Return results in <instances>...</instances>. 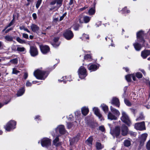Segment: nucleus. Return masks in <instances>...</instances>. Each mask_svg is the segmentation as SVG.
Wrapping results in <instances>:
<instances>
[{
	"mask_svg": "<svg viewBox=\"0 0 150 150\" xmlns=\"http://www.w3.org/2000/svg\"><path fill=\"white\" fill-rule=\"evenodd\" d=\"M49 73L48 72L38 69L34 72V75L38 79L44 80L47 77Z\"/></svg>",
	"mask_w": 150,
	"mask_h": 150,
	"instance_id": "f257e3e1",
	"label": "nucleus"
},
{
	"mask_svg": "<svg viewBox=\"0 0 150 150\" xmlns=\"http://www.w3.org/2000/svg\"><path fill=\"white\" fill-rule=\"evenodd\" d=\"M55 133H54L53 132H51L52 136L54 137L56 135V133L59 132V133L61 134H64L66 133V130L64 126L63 125H60L58 126L55 128Z\"/></svg>",
	"mask_w": 150,
	"mask_h": 150,
	"instance_id": "f03ea898",
	"label": "nucleus"
},
{
	"mask_svg": "<svg viewBox=\"0 0 150 150\" xmlns=\"http://www.w3.org/2000/svg\"><path fill=\"white\" fill-rule=\"evenodd\" d=\"M16 122L12 120L8 122L4 127L6 130L10 131L16 128Z\"/></svg>",
	"mask_w": 150,
	"mask_h": 150,
	"instance_id": "7ed1b4c3",
	"label": "nucleus"
},
{
	"mask_svg": "<svg viewBox=\"0 0 150 150\" xmlns=\"http://www.w3.org/2000/svg\"><path fill=\"white\" fill-rule=\"evenodd\" d=\"M79 77L81 79H84L87 75L86 69L84 67H81L78 70Z\"/></svg>",
	"mask_w": 150,
	"mask_h": 150,
	"instance_id": "20e7f679",
	"label": "nucleus"
},
{
	"mask_svg": "<svg viewBox=\"0 0 150 150\" xmlns=\"http://www.w3.org/2000/svg\"><path fill=\"white\" fill-rule=\"evenodd\" d=\"M122 117L121 118V120L128 125L130 126L131 122L128 116L125 112L123 111H122Z\"/></svg>",
	"mask_w": 150,
	"mask_h": 150,
	"instance_id": "39448f33",
	"label": "nucleus"
},
{
	"mask_svg": "<svg viewBox=\"0 0 150 150\" xmlns=\"http://www.w3.org/2000/svg\"><path fill=\"white\" fill-rule=\"evenodd\" d=\"M51 140L48 138H44L41 139V144L43 147L47 148L51 145Z\"/></svg>",
	"mask_w": 150,
	"mask_h": 150,
	"instance_id": "423d86ee",
	"label": "nucleus"
},
{
	"mask_svg": "<svg viewBox=\"0 0 150 150\" xmlns=\"http://www.w3.org/2000/svg\"><path fill=\"white\" fill-rule=\"evenodd\" d=\"M144 33L143 31L140 30L137 32V37L138 41L144 44L145 42L144 39Z\"/></svg>",
	"mask_w": 150,
	"mask_h": 150,
	"instance_id": "0eeeda50",
	"label": "nucleus"
},
{
	"mask_svg": "<svg viewBox=\"0 0 150 150\" xmlns=\"http://www.w3.org/2000/svg\"><path fill=\"white\" fill-rule=\"evenodd\" d=\"M134 128L137 130L141 131L145 130L146 128L144 122H142L135 123L134 125Z\"/></svg>",
	"mask_w": 150,
	"mask_h": 150,
	"instance_id": "6e6552de",
	"label": "nucleus"
},
{
	"mask_svg": "<svg viewBox=\"0 0 150 150\" xmlns=\"http://www.w3.org/2000/svg\"><path fill=\"white\" fill-rule=\"evenodd\" d=\"M29 51L32 57L36 56L38 54V49L35 46H30Z\"/></svg>",
	"mask_w": 150,
	"mask_h": 150,
	"instance_id": "1a4fd4ad",
	"label": "nucleus"
},
{
	"mask_svg": "<svg viewBox=\"0 0 150 150\" xmlns=\"http://www.w3.org/2000/svg\"><path fill=\"white\" fill-rule=\"evenodd\" d=\"M64 36L66 39L69 40L72 38L74 35L72 32L69 30H66L63 34Z\"/></svg>",
	"mask_w": 150,
	"mask_h": 150,
	"instance_id": "9d476101",
	"label": "nucleus"
},
{
	"mask_svg": "<svg viewBox=\"0 0 150 150\" xmlns=\"http://www.w3.org/2000/svg\"><path fill=\"white\" fill-rule=\"evenodd\" d=\"M40 48L41 52L44 54H47L50 50L49 47L47 45H40Z\"/></svg>",
	"mask_w": 150,
	"mask_h": 150,
	"instance_id": "9b49d317",
	"label": "nucleus"
},
{
	"mask_svg": "<svg viewBox=\"0 0 150 150\" xmlns=\"http://www.w3.org/2000/svg\"><path fill=\"white\" fill-rule=\"evenodd\" d=\"M88 69L91 72L96 71L99 67L98 64H89L88 66Z\"/></svg>",
	"mask_w": 150,
	"mask_h": 150,
	"instance_id": "f8f14e48",
	"label": "nucleus"
},
{
	"mask_svg": "<svg viewBox=\"0 0 150 150\" xmlns=\"http://www.w3.org/2000/svg\"><path fill=\"white\" fill-rule=\"evenodd\" d=\"M93 111L94 112L95 114L98 116L101 121L103 120L102 115L100 113L99 110L98 108L97 107H94L93 108Z\"/></svg>",
	"mask_w": 150,
	"mask_h": 150,
	"instance_id": "ddd939ff",
	"label": "nucleus"
},
{
	"mask_svg": "<svg viewBox=\"0 0 150 150\" xmlns=\"http://www.w3.org/2000/svg\"><path fill=\"white\" fill-rule=\"evenodd\" d=\"M147 136V134L146 133H144L141 135L140 137L139 138L140 145L141 146L143 145Z\"/></svg>",
	"mask_w": 150,
	"mask_h": 150,
	"instance_id": "4468645a",
	"label": "nucleus"
},
{
	"mask_svg": "<svg viewBox=\"0 0 150 150\" xmlns=\"http://www.w3.org/2000/svg\"><path fill=\"white\" fill-rule=\"evenodd\" d=\"M63 1V0H53L50 2V4L51 6H53L56 3L57 7L59 8L62 5Z\"/></svg>",
	"mask_w": 150,
	"mask_h": 150,
	"instance_id": "2eb2a0df",
	"label": "nucleus"
},
{
	"mask_svg": "<svg viewBox=\"0 0 150 150\" xmlns=\"http://www.w3.org/2000/svg\"><path fill=\"white\" fill-rule=\"evenodd\" d=\"M111 104L115 105L116 107H119L120 103L118 99L116 97H113L111 102Z\"/></svg>",
	"mask_w": 150,
	"mask_h": 150,
	"instance_id": "dca6fc26",
	"label": "nucleus"
},
{
	"mask_svg": "<svg viewBox=\"0 0 150 150\" xmlns=\"http://www.w3.org/2000/svg\"><path fill=\"white\" fill-rule=\"evenodd\" d=\"M150 55V50H145L141 52V56L143 58L145 59Z\"/></svg>",
	"mask_w": 150,
	"mask_h": 150,
	"instance_id": "f3484780",
	"label": "nucleus"
},
{
	"mask_svg": "<svg viewBox=\"0 0 150 150\" xmlns=\"http://www.w3.org/2000/svg\"><path fill=\"white\" fill-rule=\"evenodd\" d=\"M110 109L111 112L117 116V117H119L120 115V113L117 110L114 108L112 106L110 107Z\"/></svg>",
	"mask_w": 150,
	"mask_h": 150,
	"instance_id": "a211bd4d",
	"label": "nucleus"
},
{
	"mask_svg": "<svg viewBox=\"0 0 150 150\" xmlns=\"http://www.w3.org/2000/svg\"><path fill=\"white\" fill-rule=\"evenodd\" d=\"M133 46L135 50L137 51H139L141 50L142 46L138 42H135L133 44Z\"/></svg>",
	"mask_w": 150,
	"mask_h": 150,
	"instance_id": "6ab92c4d",
	"label": "nucleus"
},
{
	"mask_svg": "<svg viewBox=\"0 0 150 150\" xmlns=\"http://www.w3.org/2000/svg\"><path fill=\"white\" fill-rule=\"evenodd\" d=\"M59 38L58 37L55 38L54 39V41L52 43V45L54 47H56L59 46L60 44V43L58 41Z\"/></svg>",
	"mask_w": 150,
	"mask_h": 150,
	"instance_id": "aec40b11",
	"label": "nucleus"
},
{
	"mask_svg": "<svg viewBox=\"0 0 150 150\" xmlns=\"http://www.w3.org/2000/svg\"><path fill=\"white\" fill-rule=\"evenodd\" d=\"M118 117H117L115 115L113 114L111 112H109L108 115V119L112 120H117V119Z\"/></svg>",
	"mask_w": 150,
	"mask_h": 150,
	"instance_id": "412c9836",
	"label": "nucleus"
},
{
	"mask_svg": "<svg viewBox=\"0 0 150 150\" xmlns=\"http://www.w3.org/2000/svg\"><path fill=\"white\" fill-rule=\"evenodd\" d=\"M122 134L123 136L127 135L128 133V128L127 126L122 125Z\"/></svg>",
	"mask_w": 150,
	"mask_h": 150,
	"instance_id": "4be33fe9",
	"label": "nucleus"
},
{
	"mask_svg": "<svg viewBox=\"0 0 150 150\" xmlns=\"http://www.w3.org/2000/svg\"><path fill=\"white\" fill-rule=\"evenodd\" d=\"M120 128L119 127H116L113 131V134L115 135L116 137H118L120 134Z\"/></svg>",
	"mask_w": 150,
	"mask_h": 150,
	"instance_id": "5701e85b",
	"label": "nucleus"
},
{
	"mask_svg": "<svg viewBox=\"0 0 150 150\" xmlns=\"http://www.w3.org/2000/svg\"><path fill=\"white\" fill-rule=\"evenodd\" d=\"M30 28L32 31L34 32L37 33L39 30V27L36 24H32L30 26Z\"/></svg>",
	"mask_w": 150,
	"mask_h": 150,
	"instance_id": "b1692460",
	"label": "nucleus"
},
{
	"mask_svg": "<svg viewBox=\"0 0 150 150\" xmlns=\"http://www.w3.org/2000/svg\"><path fill=\"white\" fill-rule=\"evenodd\" d=\"M82 114L85 116L89 112V110L88 107L84 106L81 109Z\"/></svg>",
	"mask_w": 150,
	"mask_h": 150,
	"instance_id": "393cba45",
	"label": "nucleus"
},
{
	"mask_svg": "<svg viewBox=\"0 0 150 150\" xmlns=\"http://www.w3.org/2000/svg\"><path fill=\"white\" fill-rule=\"evenodd\" d=\"M53 144L56 146H58L61 145L60 143L59 142V136L56 137L53 141Z\"/></svg>",
	"mask_w": 150,
	"mask_h": 150,
	"instance_id": "a878e982",
	"label": "nucleus"
},
{
	"mask_svg": "<svg viewBox=\"0 0 150 150\" xmlns=\"http://www.w3.org/2000/svg\"><path fill=\"white\" fill-rule=\"evenodd\" d=\"M80 137V134L79 133H78L76 136L73 137L71 139V142L72 143L77 142L79 140Z\"/></svg>",
	"mask_w": 150,
	"mask_h": 150,
	"instance_id": "bb28decb",
	"label": "nucleus"
},
{
	"mask_svg": "<svg viewBox=\"0 0 150 150\" xmlns=\"http://www.w3.org/2000/svg\"><path fill=\"white\" fill-rule=\"evenodd\" d=\"M25 89L24 88H22L20 89L18 91L17 96L18 97L22 96L24 93Z\"/></svg>",
	"mask_w": 150,
	"mask_h": 150,
	"instance_id": "cd10ccee",
	"label": "nucleus"
},
{
	"mask_svg": "<svg viewBox=\"0 0 150 150\" xmlns=\"http://www.w3.org/2000/svg\"><path fill=\"white\" fill-rule=\"evenodd\" d=\"M95 7H93L89 10L88 14L90 16L93 15L95 13Z\"/></svg>",
	"mask_w": 150,
	"mask_h": 150,
	"instance_id": "c85d7f7f",
	"label": "nucleus"
},
{
	"mask_svg": "<svg viewBox=\"0 0 150 150\" xmlns=\"http://www.w3.org/2000/svg\"><path fill=\"white\" fill-rule=\"evenodd\" d=\"M77 125V123L76 121H75L72 123H67V127L68 129H70L74 127L75 125Z\"/></svg>",
	"mask_w": 150,
	"mask_h": 150,
	"instance_id": "c756f323",
	"label": "nucleus"
},
{
	"mask_svg": "<svg viewBox=\"0 0 150 150\" xmlns=\"http://www.w3.org/2000/svg\"><path fill=\"white\" fill-rule=\"evenodd\" d=\"M101 107L103 111L105 113H107L108 112V106L107 105H106L104 104H103L101 105Z\"/></svg>",
	"mask_w": 150,
	"mask_h": 150,
	"instance_id": "7c9ffc66",
	"label": "nucleus"
},
{
	"mask_svg": "<svg viewBox=\"0 0 150 150\" xmlns=\"http://www.w3.org/2000/svg\"><path fill=\"white\" fill-rule=\"evenodd\" d=\"M122 13H129L130 12V10L127 9L126 6L124 7L120 11Z\"/></svg>",
	"mask_w": 150,
	"mask_h": 150,
	"instance_id": "2f4dec72",
	"label": "nucleus"
},
{
	"mask_svg": "<svg viewBox=\"0 0 150 150\" xmlns=\"http://www.w3.org/2000/svg\"><path fill=\"white\" fill-rule=\"evenodd\" d=\"M93 138L90 137L86 141V144L90 146L92 144L93 142Z\"/></svg>",
	"mask_w": 150,
	"mask_h": 150,
	"instance_id": "473e14b6",
	"label": "nucleus"
},
{
	"mask_svg": "<svg viewBox=\"0 0 150 150\" xmlns=\"http://www.w3.org/2000/svg\"><path fill=\"white\" fill-rule=\"evenodd\" d=\"M4 38L6 40L8 41L11 42L13 40V38L10 35H7L5 36Z\"/></svg>",
	"mask_w": 150,
	"mask_h": 150,
	"instance_id": "72a5a7b5",
	"label": "nucleus"
},
{
	"mask_svg": "<svg viewBox=\"0 0 150 150\" xmlns=\"http://www.w3.org/2000/svg\"><path fill=\"white\" fill-rule=\"evenodd\" d=\"M91 17L87 16H84L83 17V19L84 22L87 23L89 22L91 20Z\"/></svg>",
	"mask_w": 150,
	"mask_h": 150,
	"instance_id": "f704fd0d",
	"label": "nucleus"
},
{
	"mask_svg": "<svg viewBox=\"0 0 150 150\" xmlns=\"http://www.w3.org/2000/svg\"><path fill=\"white\" fill-rule=\"evenodd\" d=\"M80 38L83 40H88L89 37L88 35L83 34L82 37Z\"/></svg>",
	"mask_w": 150,
	"mask_h": 150,
	"instance_id": "c9c22d12",
	"label": "nucleus"
},
{
	"mask_svg": "<svg viewBox=\"0 0 150 150\" xmlns=\"http://www.w3.org/2000/svg\"><path fill=\"white\" fill-rule=\"evenodd\" d=\"M96 148L98 149H101L104 147L103 146L101 145V143L99 142H97L96 145Z\"/></svg>",
	"mask_w": 150,
	"mask_h": 150,
	"instance_id": "e433bc0d",
	"label": "nucleus"
},
{
	"mask_svg": "<svg viewBox=\"0 0 150 150\" xmlns=\"http://www.w3.org/2000/svg\"><path fill=\"white\" fill-rule=\"evenodd\" d=\"M16 40L18 42L21 44H25L26 43L25 40L21 39L19 37L16 38Z\"/></svg>",
	"mask_w": 150,
	"mask_h": 150,
	"instance_id": "4c0bfd02",
	"label": "nucleus"
},
{
	"mask_svg": "<svg viewBox=\"0 0 150 150\" xmlns=\"http://www.w3.org/2000/svg\"><path fill=\"white\" fill-rule=\"evenodd\" d=\"M25 50V49L23 47H18L16 48V50L20 52H24Z\"/></svg>",
	"mask_w": 150,
	"mask_h": 150,
	"instance_id": "58836bf2",
	"label": "nucleus"
},
{
	"mask_svg": "<svg viewBox=\"0 0 150 150\" xmlns=\"http://www.w3.org/2000/svg\"><path fill=\"white\" fill-rule=\"evenodd\" d=\"M125 146L128 147L130 146L131 144V142L130 140H125L124 142Z\"/></svg>",
	"mask_w": 150,
	"mask_h": 150,
	"instance_id": "ea45409f",
	"label": "nucleus"
},
{
	"mask_svg": "<svg viewBox=\"0 0 150 150\" xmlns=\"http://www.w3.org/2000/svg\"><path fill=\"white\" fill-rule=\"evenodd\" d=\"M91 56L90 54H87L84 56V59L85 60L91 61Z\"/></svg>",
	"mask_w": 150,
	"mask_h": 150,
	"instance_id": "a19ab883",
	"label": "nucleus"
},
{
	"mask_svg": "<svg viewBox=\"0 0 150 150\" xmlns=\"http://www.w3.org/2000/svg\"><path fill=\"white\" fill-rule=\"evenodd\" d=\"M125 79L127 82H130L131 81V75L129 74L125 76Z\"/></svg>",
	"mask_w": 150,
	"mask_h": 150,
	"instance_id": "79ce46f5",
	"label": "nucleus"
},
{
	"mask_svg": "<svg viewBox=\"0 0 150 150\" xmlns=\"http://www.w3.org/2000/svg\"><path fill=\"white\" fill-rule=\"evenodd\" d=\"M62 78L64 79H59L58 81L59 82H62V81H63L64 83H66V81H68V80L66 79V76L62 77L61 79H62Z\"/></svg>",
	"mask_w": 150,
	"mask_h": 150,
	"instance_id": "37998d69",
	"label": "nucleus"
},
{
	"mask_svg": "<svg viewBox=\"0 0 150 150\" xmlns=\"http://www.w3.org/2000/svg\"><path fill=\"white\" fill-rule=\"evenodd\" d=\"M42 0H38L37 1V3L36 4V7L38 8L40 6Z\"/></svg>",
	"mask_w": 150,
	"mask_h": 150,
	"instance_id": "c03bdc74",
	"label": "nucleus"
},
{
	"mask_svg": "<svg viewBox=\"0 0 150 150\" xmlns=\"http://www.w3.org/2000/svg\"><path fill=\"white\" fill-rule=\"evenodd\" d=\"M18 59L17 58H15L13 59L10 61V62L13 64H17L18 63Z\"/></svg>",
	"mask_w": 150,
	"mask_h": 150,
	"instance_id": "a18cd8bd",
	"label": "nucleus"
},
{
	"mask_svg": "<svg viewBox=\"0 0 150 150\" xmlns=\"http://www.w3.org/2000/svg\"><path fill=\"white\" fill-rule=\"evenodd\" d=\"M136 77L139 79H140L142 78V74L140 72H138L136 73Z\"/></svg>",
	"mask_w": 150,
	"mask_h": 150,
	"instance_id": "49530a36",
	"label": "nucleus"
},
{
	"mask_svg": "<svg viewBox=\"0 0 150 150\" xmlns=\"http://www.w3.org/2000/svg\"><path fill=\"white\" fill-rule=\"evenodd\" d=\"M124 101L125 103L128 106H130L131 105V103L128 100L125 99Z\"/></svg>",
	"mask_w": 150,
	"mask_h": 150,
	"instance_id": "de8ad7c7",
	"label": "nucleus"
},
{
	"mask_svg": "<svg viewBox=\"0 0 150 150\" xmlns=\"http://www.w3.org/2000/svg\"><path fill=\"white\" fill-rule=\"evenodd\" d=\"M144 117L143 116V115L141 114L140 115L139 117L137 119V120H142L144 119Z\"/></svg>",
	"mask_w": 150,
	"mask_h": 150,
	"instance_id": "09e8293b",
	"label": "nucleus"
},
{
	"mask_svg": "<svg viewBox=\"0 0 150 150\" xmlns=\"http://www.w3.org/2000/svg\"><path fill=\"white\" fill-rule=\"evenodd\" d=\"M75 114L76 118H77L81 115V113L80 111H77L75 112Z\"/></svg>",
	"mask_w": 150,
	"mask_h": 150,
	"instance_id": "8fccbe9b",
	"label": "nucleus"
},
{
	"mask_svg": "<svg viewBox=\"0 0 150 150\" xmlns=\"http://www.w3.org/2000/svg\"><path fill=\"white\" fill-rule=\"evenodd\" d=\"M20 71L17 70L16 69L13 68V69L12 73L15 74H17L19 73Z\"/></svg>",
	"mask_w": 150,
	"mask_h": 150,
	"instance_id": "3c124183",
	"label": "nucleus"
},
{
	"mask_svg": "<svg viewBox=\"0 0 150 150\" xmlns=\"http://www.w3.org/2000/svg\"><path fill=\"white\" fill-rule=\"evenodd\" d=\"M8 102L9 101L5 102L3 103L0 102V109L4 105H6L7 104Z\"/></svg>",
	"mask_w": 150,
	"mask_h": 150,
	"instance_id": "603ef678",
	"label": "nucleus"
},
{
	"mask_svg": "<svg viewBox=\"0 0 150 150\" xmlns=\"http://www.w3.org/2000/svg\"><path fill=\"white\" fill-rule=\"evenodd\" d=\"M146 149L148 150H150V140L147 143L146 145Z\"/></svg>",
	"mask_w": 150,
	"mask_h": 150,
	"instance_id": "864d4df0",
	"label": "nucleus"
},
{
	"mask_svg": "<svg viewBox=\"0 0 150 150\" xmlns=\"http://www.w3.org/2000/svg\"><path fill=\"white\" fill-rule=\"evenodd\" d=\"M25 85L27 87L30 86L32 85V83L30 82L29 81L27 80V81Z\"/></svg>",
	"mask_w": 150,
	"mask_h": 150,
	"instance_id": "5fc2aeb1",
	"label": "nucleus"
},
{
	"mask_svg": "<svg viewBox=\"0 0 150 150\" xmlns=\"http://www.w3.org/2000/svg\"><path fill=\"white\" fill-rule=\"evenodd\" d=\"M22 36L23 38L25 39H28V35L26 33H23L22 34Z\"/></svg>",
	"mask_w": 150,
	"mask_h": 150,
	"instance_id": "6e6d98bb",
	"label": "nucleus"
},
{
	"mask_svg": "<svg viewBox=\"0 0 150 150\" xmlns=\"http://www.w3.org/2000/svg\"><path fill=\"white\" fill-rule=\"evenodd\" d=\"M66 13H65L63 14V15L60 17L59 21H61L64 18V17L66 16Z\"/></svg>",
	"mask_w": 150,
	"mask_h": 150,
	"instance_id": "4d7b16f0",
	"label": "nucleus"
},
{
	"mask_svg": "<svg viewBox=\"0 0 150 150\" xmlns=\"http://www.w3.org/2000/svg\"><path fill=\"white\" fill-rule=\"evenodd\" d=\"M13 19L11 21V22L10 23L8 24V25L6 26V28H8V27H10L13 25Z\"/></svg>",
	"mask_w": 150,
	"mask_h": 150,
	"instance_id": "13d9d810",
	"label": "nucleus"
},
{
	"mask_svg": "<svg viewBox=\"0 0 150 150\" xmlns=\"http://www.w3.org/2000/svg\"><path fill=\"white\" fill-rule=\"evenodd\" d=\"M99 129L102 132H103L105 130V128L103 126H100L99 127Z\"/></svg>",
	"mask_w": 150,
	"mask_h": 150,
	"instance_id": "bf43d9fd",
	"label": "nucleus"
},
{
	"mask_svg": "<svg viewBox=\"0 0 150 150\" xmlns=\"http://www.w3.org/2000/svg\"><path fill=\"white\" fill-rule=\"evenodd\" d=\"M127 89V87L126 86H125L124 87V93L122 95V97L124 98L125 97V93L126 92V91Z\"/></svg>",
	"mask_w": 150,
	"mask_h": 150,
	"instance_id": "052dcab7",
	"label": "nucleus"
},
{
	"mask_svg": "<svg viewBox=\"0 0 150 150\" xmlns=\"http://www.w3.org/2000/svg\"><path fill=\"white\" fill-rule=\"evenodd\" d=\"M88 8V6H85L83 7L80 8L79 9V11H82L83 10L86 9V8Z\"/></svg>",
	"mask_w": 150,
	"mask_h": 150,
	"instance_id": "680f3d73",
	"label": "nucleus"
},
{
	"mask_svg": "<svg viewBox=\"0 0 150 150\" xmlns=\"http://www.w3.org/2000/svg\"><path fill=\"white\" fill-rule=\"evenodd\" d=\"M11 49L13 51H16V47L15 45H12L11 47Z\"/></svg>",
	"mask_w": 150,
	"mask_h": 150,
	"instance_id": "e2e57ef3",
	"label": "nucleus"
},
{
	"mask_svg": "<svg viewBox=\"0 0 150 150\" xmlns=\"http://www.w3.org/2000/svg\"><path fill=\"white\" fill-rule=\"evenodd\" d=\"M32 16L34 20H35L37 18L36 14L35 13H33L32 14Z\"/></svg>",
	"mask_w": 150,
	"mask_h": 150,
	"instance_id": "0e129e2a",
	"label": "nucleus"
},
{
	"mask_svg": "<svg viewBox=\"0 0 150 150\" xmlns=\"http://www.w3.org/2000/svg\"><path fill=\"white\" fill-rule=\"evenodd\" d=\"M28 77V74L27 73L25 72V73L24 75V78L26 79H27Z\"/></svg>",
	"mask_w": 150,
	"mask_h": 150,
	"instance_id": "69168bd1",
	"label": "nucleus"
},
{
	"mask_svg": "<svg viewBox=\"0 0 150 150\" xmlns=\"http://www.w3.org/2000/svg\"><path fill=\"white\" fill-rule=\"evenodd\" d=\"M73 117V116L71 115H70L69 116V117L68 118V120H71L72 119Z\"/></svg>",
	"mask_w": 150,
	"mask_h": 150,
	"instance_id": "338daca9",
	"label": "nucleus"
},
{
	"mask_svg": "<svg viewBox=\"0 0 150 150\" xmlns=\"http://www.w3.org/2000/svg\"><path fill=\"white\" fill-rule=\"evenodd\" d=\"M40 116L39 115H37L35 117V119L37 120V119L40 120Z\"/></svg>",
	"mask_w": 150,
	"mask_h": 150,
	"instance_id": "774afa93",
	"label": "nucleus"
}]
</instances>
